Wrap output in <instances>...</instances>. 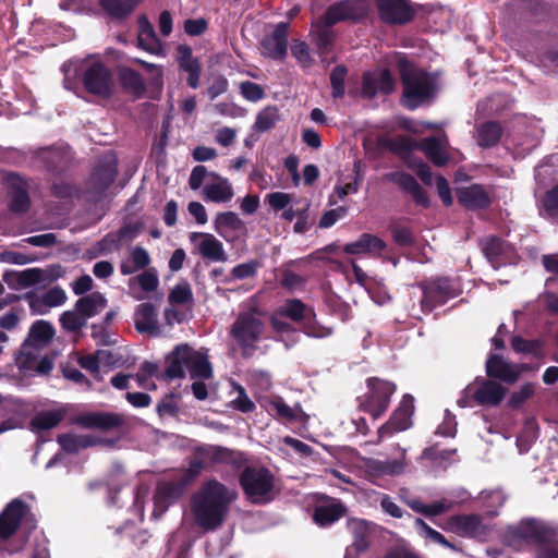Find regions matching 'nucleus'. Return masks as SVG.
I'll return each instance as SVG.
<instances>
[{"instance_id": "nucleus-26", "label": "nucleus", "mask_w": 558, "mask_h": 558, "mask_svg": "<svg viewBox=\"0 0 558 558\" xmlns=\"http://www.w3.org/2000/svg\"><path fill=\"white\" fill-rule=\"evenodd\" d=\"M210 178L214 182L207 183L202 191L204 199L213 203L230 202L234 196V192L229 180L216 172H211Z\"/></svg>"}, {"instance_id": "nucleus-40", "label": "nucleus", "mask_w": 558, "mask_h": 558, "mask_svg": "<svg viewBox=\"0 0 558 558\" xmlns=\"http://www.w3.org/2000/svg\"><path fill=\"white\" fill-rule=\"evenodd\" d=\"M420 150L438 167L445 166L449 161L448 155L442 148V143L438 137L429 136L420 142Z\"/></svg>"}, {"instance_id": "nucleus-20", "label": "nucleus", "mask_w": 558, "mask_h": 558, "mask_svg": "<svg viewBox=\"0 0 558 558\" xmlns=\"http://www.w3.org/2000/svg\"><path fill=\"white\" fill-rule=\"evenodd\" d=\"M444 529L464 537H475L485 533L482 517L474 513L449 517Z\"/></svg>"}, {"instance_id": "nucleus-22", "label": "nucleus", "mask_w": 558, "mask_h": 558, "mask_svg": "<svg viewBox=\"0 0 558 558\" xmlns=\"http://www.w3.org/2000/svg\"><path fill=\"white\" fill-rule=\"evenodd\" d=\"M5 184L10 196V209L16 214L27 211L31 201L26 181L16 173H9L5 177Z\"/></svg>"}, {"instance_id": "nucleus-31", "label": "nucleus", "mask_w": 558, "mask_h": 558, "mask_svg": "<svg viewBox=\"0 0 558 558\" xmlns=\"http://www.w3.org/2000/svg\"><path fill=\"white\" fill-rule=\"evenodd\" d=\"M140 229L136 225L126 223L116 232L106 234L101 241L98 242L100 253L110 252L112 248H118L124 242L132 241L138 233Z\"/></svg>"}, {"instance_id": "nucleus-15", "label": "nucleus", "mask_w": 558, "mask_h": 558, "mask_svg": "<svg viewBox=\"0 0 558 558\" xmlns=\"http://www.w3.org/2000/svg\"><path fill=\"white\" fill-rule=\"evenodd\" d=\"M367 13L364 0H342L330 5L320 17L327 25H335L339 22L353 20L357 21Z\"/></svg>"}, {"instance_id": "nucleus-56", "label": "nucleus", "mask_w": 558, "mask_h": 558, "mask_svg": "<svg viewBox=\"0 0 558 558\" xmlns=\"http://www.w3.org/2000/svg\"><path fill=\"white\" fill-rule=\"evenodd\" d=\"M348 74V69L340 64L337 65L331 74H330V84L332 87V97L333 98H342L344 96L345 89H344V81L345 76Z\"/></svg>"}, {"instance_id": "nucleus-39", "label": "nucleus", "mask_w": 558, "mask_h": 558, "mask_svg": "<svg viewBox=\"0 0 558 558\" xmlns=\"http://www.w3.org/2000/svg\"><path fill=\"white\" fill-rule=\"evenodd\" d=\"M121 418L117 413H78L74 405H63L56 410L48 411L39 418Z\"/></svg>"}, {"instance_id": "nucleus-3", "label": "nucleus", "mask_w": 558, "mask_h": 558, "mask_svg": "<svg viewBox=\"0 0 558 558\" xmlns=\"http://www.w3.org/2000/svg\"><path fill=\"white\" fill-rule=\"evenodd\" d=\"M85 434L64 433L57 441L68 453L95 446L111 448L131 432V421H73Z\"/></svg>"}, {"instance_id": "nucleus-28", "label": "nucleus", "mask_w": 558, "mask_h": 558, "mask_svg": "<svg viewBox=\"0 0 558 558\" xmlns=\"http://www.w3.org/2000/svg\"><path fill=\"white\" fill-rule=\"evenodd\" d=\"M201 238L202 241L198 243V252L199 254L207 259L215 262H226L227 254L223 250L222 243L217 240L210 233H202V232H193L190 235L192 242H195L196 239Z\"/></svg>"}, {"instance_id": "nucleus-58", "label": "nucleus", "mask_w": 558, "mask_h": 558, "mask_svg": "<svg viewBox=\"0 0 558 558\" xmlns=\"http://www.w3.org/2000/svg\"><path fill=\"white\" fill-rule=\"evenodd\" d=\"M133 282H137L145 292L155 291L159 284L157 274L153 269L145 270L141 275L131 278L129 284L132 286Z\"/></svg>"}, {"instance_id": "nucleus-8", "label": "nucleus", "mask_w": 558, "mask_h": 558, "mask_svg": "<svg viewBox=\"0 0 558 558\" xmlns=\"http://www.w3.org/2000/svg\"><path fill=\"white\" fill-rule=\"evenodd\" d=\"M53 335L54 329L50 323L46 320L35 322L21 347L17 357L20 368H32L36 352H39L52 339Z\"/></svg>"}, {"instance_id": "nucleus-21", "label": "nucleus", "mask_w": 558, "mask_h": 558, "mask_svg": "<svg viewBox=\"0 0 558 558\" xmlns=\"http://www.w3.org/2000/svg\"><path fill=\"white\" fill-rule=\"evenodd\" d=\"M289 24L279 23L271 35L265 36L260 41V51L265 57L281 60L287 54Z\"/></svg>"}, {"instance_id": "nucleus-33", "label": "nucleus", "mask_w": 558, "mask_h": 558, "mask_svg": "<svg viewBox=\"0 0 558 558\" xmlns=\"http://www.w3.org/2000/svg\"><path fill=\"white\" fill-rule=\"evenodd\" d=\"M276 314L295 323L308 322L315 316L314 311L298 299L288 300Z\"/></svg>"}, {"instance_id": "nucleus-12", "label": "nucleus", "mask_w": 558, "mask_h": 558, "mask_svg": "<svg viewBox=\"0 0 558 558\" xmlns=\"http://www.w3.org/2000/svg\"><path fill=\"white\" fill-rule=\"evenodd\" d=\"M83 85L89 94L109 98L113 93L112 73L104 63L94 62L83 74Z\"/></svg>"}, {"instance_id": "nucleus-47", "label": "nucleus", "mask_w": 558, "mask_h": 558, "mask_svg": "<svg viewBox=\"0 0 558 558\" xmlns=\"http://www.w3.org/2000/svg\"><path fill=\"white\" fill-rule=\"evenodd\" d=\"M138 0H100L102 9L113 19H125L133 12Z\"/></svg>"}, {"instance_id": "nucleus-36", "label": "nucleus", "mask_w": 558, "mask_h": 558, "mask_svg": "<svg viewBox=\"0 0 558 558\" xmlns=\"http://www.w3.org/2000/svg\"><path fill=\"white\" fill-rule=\"evenodd\" d=\"M386 247V243L369 233H363L357 241L349 243L344 246L343 251L347 254H361V253H378Z\"/></svg>"}, {"instance_id": "nucleus-24", "label": "nucleus", "mask_w": 558, "mask_h": 558, "mask_svg": "<svg viewBox=\"0 0 558 558\" xmlns=\"http://www.w3.org/2000/svg\"><path fill=\"white\" fill-rule=\"evenodd\" d=\"M190 345L179 344L166 356V368L160 378L172 380L185 376L184 368L187 367Z\"/></svg>"}, {"instance_id": "nucleus-59", "label": "nucleus", "mask_w": 558, "mask_h": 558, "mask_svg": "<svg viewBox=\"0 0 558 558\" xmlns=\"http://www.w3.org/2000/svg\"><path fill=\"white\" fill-rule=\"evenodd\" d=\"M543 208L546 217L558 219V184L545 193Z\"/></svg>"}, {"instance_id": "nucleus-37", "label": "nucleus", "mask_w": 558, "mask_h": 558, "mask_svg": "<svg viewBox=\"0 0 558 558\" xmlns=\"http://www.w3.org/2000/svg\"><path fill=\"white\" fill-rule=\"evenodd\" d=\"M187 369L192 379H209L213 376V369L207 357L201 352L195 351L190 347L187 353Z\"/></svg>"}, {"instance_id": "nucleus-16", "label": "nucleus", "mask_w": 558, "mask_h": 558, "mask_svg": "<svg viewBox=\"0 0 558 558\" xmlns=\"http://www.w3.org/2000/svg\"><path fill=\"white\" fill-rule=\"evenodd\" d=\"M376 8L383 22L389 25H403L415 15L408 0H376Z\"/></svg>"}, {"instance_id": "nucleus-9", "label": "nucleus", "mask_w": 558, "mask_h": 558, "mask_svg": "<svg viewBox=\"0 0 558 558\" xmlns=\"http://www.w3.org/2000/svg\"><path fill=\"white\" fill-rule=\"evenodd\" d=\"M118 172V161L113 154L102 156L87 183L86 194L92 202L100 201L113 183Z\"/></svg>"}, {"instance_id": "nucleus-55", "label": "nucleus", "mask_w": 558, "mask_h": 558, "mask_svg": "<svg viewBox=\"0 0 558 558\" xmlns=\"http://www.w3.org/2000/svg\"><path fill=\"white\" fill-rule=\"evenodd\" d=\"M60 324L68 332H77L86 325V320L74 307L73 311H66L60 316Z\"/></svg>"}, {"instance_id": "nucleus-29", "label": "nucleus", "mask_w": 558, "mask_h": 558, "mask_svg": "<svg viewBox=\"0 0 558 558\" xmlns=\"http://www.w3.org/2000/svg\"><path fill=\"white\" fill-rule=\"evenodd\" d=\"M486 374L490 378H496L507 384L517 381V372L513 368V363L505 361L497 354H492L487 359Z\"/></svg>"}, {"instance_id": "nucleus-30", "label": "nucleus", "mask_w": 558, "mask_h": 558, "mask_svg": "<svg viewBox=\"0 0 558 558\" xmlns=\"http://www.w3.org/2000/svg\"><path fill=\"white\" fill-rule=\"evenodd\" d=\"M138 27L137 46L149 53L161 54V41L158 39L154 26L145 15L138 16Z\"/></svg>"}, {"instance_id": "nucleus-23", "label": "nucleus", "mask_w": 558, "mask_h": 558, "mask_svg": "<svg viewBox=\"0 0 558 558\" xmlns=\"http://www.w3.org/2000/svg\"><path fill=\"white\" fill-rule=\"evenodd\" d=\"M26 505L20 499H13L0 514V538L9 539L21 525L25 515Z\"/></svg>"}, {"instance_id": "nucleus-14", "label": "nucleus", "mask_w": 558, "mask_h": 558, "mask_svg": "<svg viewBox=\"0 0 558 558\" xmlns=\"http://www.w3.org/2000/svg\"><path fill=\"white\" fill-rule=\"evenodd\" d=\"M458 295V290L449 278H437L423 287L422 307L432 312L435 306Z\"/></svg>"}, {"instance_id": "nucleus-63", "label": "nucleus", "mask_w": 558, "mask_h": 558, "mask_svg": "<svg viewBox=\"0 0 558 558\" xmlns=\"http://www.w3.org/2000/svg\"><path fill=\"white\" fill-rule=\"evenodd\" d=\"M238 397L232 400V405L234 409L243 412L248 413L254 410V403L253 401L247 397L244 388L241 386L236 387Z\"/></svg>"}, {"instance_id": "nucleus-1", "label": "nucleus", "mask_w": 558, "mask_h": 558, "mask_svg": "<svg viewBox=\"0 0 558 558\" xmlns=\"http://www.w3.org/2000/svg\"><path fill=\"white\" fill-rule=\"evenodd\" d=\"M243 462V456L236 450L215 445L196 447L187 459V468L177 480L157 484L154 494V513L161 515L170 506L177 504L208 466L225 464L238 470Z\"/></svg>"}, {"instance_id": "nucleus-38", "label": "nucleus", "mask_w": 558, "mask_h": 558, "mask_svg": "<svg viewBox=\"0 0 558 558\" xmlns=\"http://www.w3.org/2000/svg\"><path fill=\"white\" fill-rule=\"evenodd\" d=\"M106 306L107 300L100 292L82 296L75 303L76 311L84 316L85 320L100 313Z\"/></svg>"}, {"instance_id": "nucleus-48", "label": "nucleus", "mask_w": 558, "mask_h": 558, "mask_svg": "<svg viewBox=\"0 0 558 558\" xmlns=\"http://www.w3.org/2000/svg\"><path fill=\"white\" fill-rule=\"evenodd\" d=\"M539 427L537 421H523V426L517 436V446L521 453L527 452L537 439Z\"/></svg>"}, {"instance_id": "nucleus-32", "label": "nucleus", "mask_w": 558, "mask_h": 558, "mask_svg": "<svg viewBox=\"0 0 558 558\" xmlns=\"http://www.w3.org/2000/svg\"><path fill=\"white\" fill-rule=\"evenodd\" d=\"M546 341L544 339H524L521 336L511 338V348L514 352L531 355L537 360H544L546 356Z\"/></svg>"}, {"instance_id": "nucleus-11", "label": "nucleus", "mask_w": 558, "mask_h": 558, "mask_svg": "<svg viewBox=\"0 0 558 558\" xmlns=\"http://www.w3.org/2000/svg\"><path fill=\"white\" fill-rule=\"evenodd\" d=\"M348 513L347 505L339 498L326 494L315 495L312 520L323 529L330 527Z\"/></svg>"}, {"instance_id": "nucleus-45", "label": "nucleus", "mask_w": 558, "mask_h": 558, "mask_svg": "<svg viewBox=\"0 0 558 558\" xmlns=\"http://www.w3.org/2000/svg\"><path fill=\"white\" fill-rule=\"evenodd\" d=\"M538 386L535 383H525L513 390L507 400V407L511 410H522L526 402L534 398Z\"/></svg>"}, {"instance_id": "nucleus-51", "label": "nucleus", "mask_w": 558, "mask_h": 558, "mask_svg": "<svg viewBox=\"0 0 558 558\" xmlns=\"http://www.w3.org/2000/svg\"><path fill=\"white\" fill-rule=\"evenodd\" d=\"M414 526L428 539L434 543L440 544L451 550H457L454 544L449 542L441 533L430 527L423 519L416 518L414 520Z\"/></svg>"}, {"instance_id": "nucleus-13", "label": "nucleus", "mask_w": 558, "mask_h": 558, "mask_svg": "<svg viewBox=\"0 0 558 558\" xmlns=\"http://www.w3.org/2000/svg\"><path fill=\"white\" fill-rule=\"evenodd\" d=\"M51 269L28 268L22 271L5 272L3 280L15 289H25L35 284H49L61 276L60 266Z\"/></svg>"}, {"instance_id": "nucleus-61", "label": "nucleus", "mask_w": 558, "mask_h": 558, "mask_svg": "<svg viewBox=\"0 0 558 558\" xmlns=\"http://www.w3.org/2000/svg\"><path fill=\"white\" fill-rule=\"evenodd\" d=\"M259 263L257 260H250L247 263L240 264L231 270L232 279H245L255 276Z\"/></svg>"}, {"instance_id": "nucleus-53", "label": "nucleus", "mask_w": 558, "mask_h": 558, "mask_svg": "<svg viewBox=\"0 0 558 558\" xmlns=\"http://www.w3.org/2000/svg\"><path fill=\"white\" fill-rule=\"evenodd\" d=\"M168 301L171 304H190L193 303V292L187 281H181L173 287L168 295Z\"/></svg>"}, {"instance_id": "nucleus-19", "label": "nucleus", "mask_w": 558, "mask_h": 558, "mask_svg": "<svg viewBox=\"0 0 558 558\" xmlns=\"http://www.w3.org/2000/svg\"><path fill=\"white\" fill-rule=\"evenodd\" d=\"M384 180L397 184L403 192L410 194L417 205L424 208L429 207L430 201L427 195V192L418 184L416 179L410 173L404 171H393L386 173L384 175Z\"/></svg>"}, {"instance_id": "nucleus-2", "label": "nucleus", "mask_w": 558, "mask_h": 558, "mask_svg": "<svg viewBox=\"0 0 558 558\" xmlns=\"http://www.w3.org/2000/svg\"><path fill=\"white\" fill-rule=\"evenodd\" d=\"M236 492L213 478L204 482L191 498V510L195 524L204 531H215L227 519Z\"/></svg>"}, {"instance_id": "nucleus-42", "label": "nucleus", "mask_w": 558, "mask_h": 558, "mask_svg": "<svg viewBox=\"0 0 558 558\" xmlns=\"http://www.w3.org/2000/svg\"><path fill=\"white\" fill-rule=\"evenodd\" d=\"M265 408L270 415H277L282 418H310V416L302 412L300 407L294 409L284 403L282 398L272 397L266 401Z\"/></svg>"}, {"instance_id": "nucleus-43", "label": "nucleus", "mask_w": 558, "mask_h": 558, "mask_svg": "<svg viewBox=\"0 0 558 558\" xmlns=\"http://www.w3.org/2000/svg\"><path fill=\"white\" fill-rule=\"evenodd\" d=\"M502 135V128L496 121H487L477 128V144L488 148L499 143Z\"/></svg>"}, {"instance_id": "nucleus-18", "label": "nucleus", "mask_w": 558, "mask_h": 558, "mask_svg": "<svg viewBox=\"0 0 558 558\" xmlns=\"http://www.w3.org/2000/svg\"><path fill=\"white\" fill-rule=\"evenodd\" d=\"M396 82L387 69H377L363 74L362 96L368 99L374 98L378 92L390 94L395 89Z\"/></svg>"}, {"instance_id": "nucleus-6", "label": "nucleus", "mask_w": 558, "mask_h": 558, "mask_svg": "<svg viewBox=\"0 0 558 558\" xmlns=\"http://www.w3.org/2000/svg\"><path fill=\"white\" fill-rule=\"evenodd\" d=\"M262 314L258 308L252 307L241 312L231 325L230 336L241 348L244 357L251 356L257 349L256 344L265 329Z\"/></svg>"}, {"instance_id": "nucleus-25", "label": "nucleus", "mask_w": 558, "mask_h": 558, "mask_svg": "<svg viewBox=\"0 0 558 558\" xmlns=\"http://www.w3.org/2000/svg\"><path fill=\"white\" fill-rule=\"evenodd\" d=\"M134 325L135 329L140 333L159 336L160 327L158 324V313L156 306L151 303H142L137 305L134 313Z\"/></svg>"}, {"instance_id": "nucleus-49", "label": "nucleus", "mask_w": 558, "mask_h": 558, "mask_svg": "<svg viewBox=\"0 0 558 558\" xmlns=\"http://www.w3.org/2000/svg\"><path fill=\"white\" fill-rule=\"evenodd\" d=\"M331 26L327 25V22H323L322 19H318L314 25L313 36L322 53L328 52L332 45L333 34L330 29Z\"/></svg>"}, {"instance_id": "nucleus-35", "label": "nucleus", "mask_w": 558, "mask_h": 558, "mask_svg": "<svg viewBox=\"0 0 558 558\" xmlns=\"http://www.w3.org/2000/svg\"><path fill=\"white\" fill-rule=\"evenodd\" d=\"M119 81L122 88L135 98L142 97L146 92V85L141 74L130 68L119 69Z\"/></svg>"}, {"instance_id": "nucleus-7", "label": "nucleus", "mask_w": 558, "mask_h": 558, "mask_svg": "<svg viewBox=\"0 0 558 558\" xmlns=\"http://www.w3.org/2000/svg\"><path fill=\"white\" fill-rule=\"evenodd\" d=\"M464 397L459 400L461 407L472 405L475 402L483 407H497L506 395V388L499 383L489 379L476 378L474 383L466 386Z\"/></svg>"}, {"instance_id": "nucleus-41", "label": "nucleus", "mask_w": 558, "mask_h": 558, "mask_svg": "<svg viewBox=\"0 0 558 558\" xmlns=\"http://www.w3.org/2000/svg\"><path fill=\"white\" fill-rule=\"evenodd\" d=\"M66 301V294L63 289L56 286L40 296L33 298L29 302L31 307L34 311L43 313L41 307H53L62 305Z\"/></svg>"}, {"instance_id": "nucleus-62", "label": "nucleus", "mask_w": 558, "mask_h": 558, "mask_svg": "<svg viewBox=\"0 0 558 558\" xmlns=\"http://www.w3.org/2000/svg\"><path fill=\"white\" fill-rule=\"evenodd\" d=\"M414 412V398L405 395L399 407L395 410L391 418H411Z\"/></svg>"}, {"instance_id": "nucleus-5", "label": "nucleus", "mask_w": 558, "mask_h": 558, "mask_svg": "<svg viewBox=\"0 0 558 558\" xmlns=\"http://www.w3.org/2000/svg\"><path fill=\"white\" fill-rule=\"evenodd\" d=\"M244 459L243 465L238 470L239 485L245 499L253 505H267L271 502L277 492L275 489V476L269 469L263 465H247L245 454L239 451ZM232 470L233 468L230 466Z\"/></svg>"}, {"instance_id": "nucleus-10", "label": "nucleus", "mask_w": 558, "mask_h": 558, "mask_svg": "<svg viewBox=\"0 0 558 558\" xmlns=\"http://www.w3.org/2000/svg\"><path fill=\"white\" fill-rule=\"evenodd\" d=\"M366 385L368 393L360 402V409L376 418L387 410L389 399L396 390V385L377 377L368 378Z\"/></svg>"}, {"instance_id": "nucleus-50", "label": "nucleus", "mask_w": 558, "mask_h": 558, "mask_svg": "<svg viewBox=\"0 0 558 558\" xmlns=\"http://www.w3.org/2000/svg\"><path fill=\"white\" fill-rule=\"evenodd\" d=\"M279 120V110L276 106H267L258 112L254 129L258 132H266L272 129Z\"/></svg>"}, {"instance_id": "nucleus-60", "label": "nucleus", "mask_w": 558, "mask_h": 558, "mask_svg": "<svg viewBox=\"0 0 558 558\" xmlns=\"http://www.w3.org/2000/svg\"><path fill=\"white\" fill-rule=\"evenodd\" d=\"M240 89L242 96L250 101H258L265 96L263 87L250 81L241 83Z\"/></svg>"}, {"instance_id": "nucleus-44", "label": "nucleus", "mask_w": 558, "mask_h": 558, "mask_svg": "<svg viewBox=\"0 0 558 558\" xmlns=\"http://www.w3.org/2000/svg\"><path fill=\"white\" fill-rule=\"evenodd\" d=\"M482 251L490 263L497 269L502 265L501 256L505 253L506 242L497 236H488L481 242Z\"/></svg>"}, {"instance_id": "nucleus-54", "label": "nucleus", "mask_w": 558, "mask_h": 558, "mask_svg": "<svg viewBox=\"0 0 558 558\" xmlns=\"http://www.w3.org/2000/svg\"><path fill=\"white\" fill-rule=\"evenodd\" d=\"M244 227L243 221L233 211L220 213L216 216L215 228L216 231L221 233L222 229H230L238 231Z\"/></svg>"}, {"instance_id": "nucleus-34", "label": "nucleus", "mask_w": 558, "mask_h": 558, "mask_svg": "<svg viewBox=\"0 0 558 558\" xmlns=\"http://www.w3.org/2000/svg\"><path fill=\"white\" fill-rule=\"evenodd\" d=\"M459 203L469 209L484 208L489 205V198L482 186L474 184L458 190Z\"/></svg>"}, {"instance_id": "nucleus-64", "label": "nucleus", "mask_w": 558, "mask_h": 558, "mask_svg": "<svg viewBox=\"0 0 558 558\" xmlns=\"http://www.w3.org/2000/svg\"><path fill=\"white\" fill-rule=\"evenodd\" d=\"M210 173L211 172H208L205 166L194 167L189 178L190 189L193 191L198 190L203 185L204 180L210 177Z\"/></svg>"}, {"instance_id": "nucleus-4", "label": "nucleus", "mask_w": 558, "mask_h": 558, "mask_svg": "<svg viewBox=\"0 0 558 558\" xmlns=\"http://www.w3.org/2000/svg\"><path fill=\"white\" fill-rule=\"evenodd\" d=\"M398 68L403 85V104L407 108L413 110L436 95V74L416 69L405 59L398 61Z\"/></svg>"}, {"instance_id": "nucleus-27", "label": "nucleus", "mask_w": 558, "mask_h": 558, "mask_svg": "<svg viewBox=\"0 0 558 558\" xmlns=\"http://www.w3.org/2000/svg\"><path fill=\"white\" fill-rule=\"evenodd\" d=\"M177 61L180 69L187 73V85L192 88L199 86L202 74V64L197 58L193 57L192 49L187 45H180L177 48Z\"/></svg>"}, {"instance_id": "nucleus-52", "label": "nucleus", "mask_w": 558, "mask_h": 558, "mask_svg": "<svg viewBox=\"0 0 558 558\" xmlns=\"http://www.w3.org/2000/svg\"><path fill=\"white\" fill-rule=\"evenodd\" d=\"M558 543V526L538 521L535 544L539 547Z\"/></svg>"}, {"instance_id": "nucleus-46", "label": "nucleus", "mask_w": 558, "mask_h": 558, "mask_svg": "<svg viewBox=\"0 0 558 558\" xmlns=\"http://www.w3.org/2000/svg\"><path fill=\"white\" fill-rule=\"evenodd\" d=\"M347 526L353 535V545L361 551L368 547V525L363 519L350 518L347 521Z\"/></svg>"}, {"instance_id": "nucleus-17", "label": "nucleus", "mask_w": 558, "mask_h": 558, "mask_svg": "<svg viewBox=\"0 0 558 558\" xmlns=\"http://www.w3.org/2000/svg\"><path fill=\"white\" fill-rule=\"evenodd\" d=\"M33 158L41 161L48 170L61 172L65 170L73 160V154L69 146H48L31 149Z\"/></svg>"}, {"instance_id": "nucleus-57", "label": "nucleus", "mask_w": 558, "mask_h": 558, "mask_svg": "<svg viewBox=\"0 0 558 558\" xmlns=\"http://www.w3.org/2000/svg\"><path fill=\"white\" fill-rule=\"evenodd\" d=\"M538 521L535 519H527L522 521L513 531V536L522 541L532 542L535 544Z\"/></svg>"}]
</instances>
